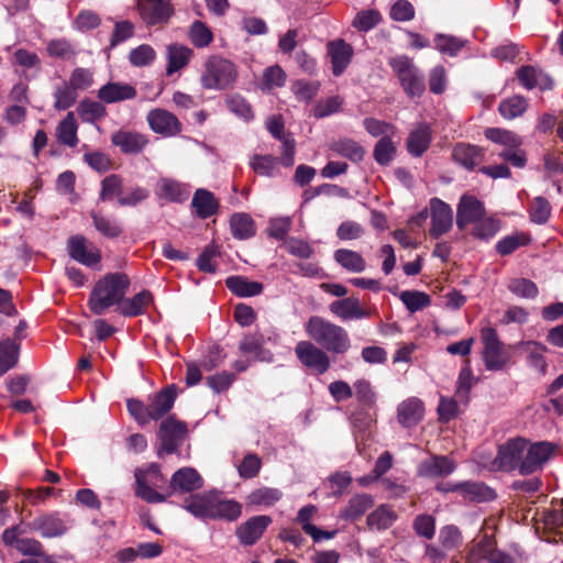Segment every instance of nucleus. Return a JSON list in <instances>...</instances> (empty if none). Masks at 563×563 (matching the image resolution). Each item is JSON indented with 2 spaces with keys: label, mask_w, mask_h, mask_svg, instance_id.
Returning <instances> with one entry per match:
<instances>
[{
  "label": "nucleus",
  "mask_w": 563,
  "mask_h": 563,
  "mask_svg": "<svg viewBox=\"0 0 563 563\" xmlns=\"http://www.w3.org/2000/svg\"><path fill=\"white\" fill-rule=\"evenodd\" d=\"M130 287V278L124 273H108L93 286L88 307L96 316L103 314L109 308L120 306Z\"/></svg>",
  "instance_id": "nucleus-1"
},
{
  "label": "nucleus",
  "mask_w": 563,
  "mask_h": 563,
  "mask_svg": "<svg viewBox=\"0 0 563 563\" xmlns=\"http://www.w3.org/2000/svg\"><path fill=\"white\" fill-rule=\"evenodd\" d=\"M307 334L325 351L343 354L351 346L347 332L342 327L329 320L312 316L305 325Z\"/></svg>",
  "instance_id": "nucleus-2"
},
{
  "label": "nucleus",
  "mask_w": 563,
  "mask_h": 563,
  "mask_svg": "<svg viewBox=\"0 0 563 563\" xmlns=\"http://www.w3.org/2000/svg\"><path fill=\"white\" fill-rule=\"evenodd\" d=\"M177 391L174 385L164 388L150 398V404L145 405L141 400H128V410L140 426H145L151 420H158L164 417L174 406Z\"/></svg>",
  "instance_id": "nucleus-3"
},
{
  "label": "nucleus",
  "mask_w": 563,
  "mask_h": 563,
  "mask_svg": "<svg viewBox=\"0 0 563 563\" xmlns=\"http://www.w3.org/2000/svg\"><path fill=\"white\" fill-rule=\"evenodd\" d=\"M238 79L236 66L219 55L209 56L203 63L200 84L206 90H225L232 88Z\"/></svg>",
  "instance_id": "nucleus-4"
},
{
  "label": "nucleus",
  "mask_w": 563,
  "mask_h": 563,
  "mask_svg": "<svg viewBox=\"0 0 563 563\" xmlns=\"http://www.w3.org/2000/svg\"><path fill=\"white\" fill-rule=\"evenodd\" d=\"M389 66L409 97H420L424 92L426 86L423 77L411 58L405 55L395 56L390 58Z\"/></svg>",
  "instance_id": "nucleus-5"
},
{
  "label": "nucleus",
  "mask_w": 563,
  "mask_h": 563,
  "mask_svg": "<svg viewBox=\"0 0 563 563\" xmlns=\"http://www.w3.org/2000/svg\"><path fill=\"white\" fill-rule=\"evenodd\" d=\"M135 479V495L137 497L151 504L166 501L167 496L155 489L166 482L157 464L153 463L146 468L136 470Z\"/></svg>",
  "instance_id": "nucleus-6"
},
{
  "label": "nucleus",
  "mask_w": 563,
  "mask_h": 563,
  "mask_svg": "<svg viewBox=\"0 0 563 563\" xmlns=\"http://www.w3.org/2000/svg\"><path fill=\"white\" fill-rule=\"evenodd\" d=\"M484 344L483 361L488 371H500L509 362V354L505 351L497 331L493 328L482 330Z\"/></svg>",
  "instance_id": "nucleus-7"
},
{
  "label": "nucleus",
  "mask_w": 563,
  "mask_h": 563,
  "mask_svg": "<svg viewBox=\"0 0 563 563\" xmlns=\"http://www.w3.org/2000/svg\"><path fill=\"white\" fill-rule=\"evenodd\" d=\"M139 14L148 26L166 24L174 14L172 0H137Z\"/></svg>",
  "instance_id": "nucleus-8"
},
{
  "label": "nucleus",
  "mask_w": 563,
  "mask_h": 563,
  "mask_svg": "<svg viewBox=\"0 0 563 563\" xmlns=\"http://www.w3.org/2000/svg\"><path fill=\"white\" fill-rule=\"evenodd\" d=\"M295 353L300 363L321 375L330 368V357L322 349L316 346L310 341H300L295 347Z\"/></svg>",
  "instance_id": "nucleus-9"
},
{
  "label": "nucleus",
  "mask_w": 563,
  "mask_h": 563,
  "mask_svg": "<svg viewBox=\"0 0 563 563\" xmlns=\"http://www.w3.org/2000/svg\"><path fill=\"white\" fill-rule=\"evenodd\" d=\"M525 451H527V439H509L506 443L499 446L496 462L501 470L512 471L518 468L521 473Z\"/></svg>",
  "instance_id": "nucleus-10"
},
{
  "label": "nucleus",
  "mask_w": 563,
  "mask_h": 563,
  "mask_svg": "<svg viewBox=\"0 0 563 563\" xmlns=\"http://www.w3.org/2000/svg\"><path fill=\"white\" fill-rule=\"evenodd\" d=\"M29 526L43 538H59L68 531L70 520L59 512H47L36 517Z\"/></svg>",
  "instance_id": "nucleus-11"
},
{
  "label": "nucleus",
  "mask_w": 563,
  "mask_h": 563,
  "mask_svg": "<svg viewBox=\"0 0 563 563\" xmlns=\"http://www.w3.org/2000/svg\"><path fill=\"white\" fill-rule=\"evenodd\" d=\"M67 250L73 260L88 267H92L101 261L100 249L80 234L68 239Z\"/></svg>",
  "instance_id": "nucleus-12"
},
{
  "label": "nucleus",
  "mask_w": 563,
  "mask_h": 563,
  "mask_svg": "<svg viewBox=\"0 0 563 563\" xmlns=\"http://www.w3.org/2000/svg\"><path fill=\"white\" fill-rule=\"evenodd\" d=\"M187 434V427L173 416L162 421L158 431L162 450L168 454L174 453L183 444Z\"/></svg>",
  "instance_id": "nucleus-13"
},
{
  "label": "nucleus",
  "mask_w": 563,
  "mask_h": 563,
  "mask_svg": "<svg viewBox=\"0 0 563 563\" xmlns=\"http://www.w3.org/2000/svg\"><path fill=\"white\" fill-rule=\"evenodd\" d=\"M554 451V445L547 441L530 443L527 440V451L521 466V474H532L543 467Z\"/></svg>",
  "instance_id": "nucleus-14"
},
{
  "label": "nucleus",
  "mask_w": 563,
  "mask_h": 563,
  "mask_svg": "<svg viewBox=\"0 0 563 563\" xmlns=\"http://www.w3.org/2000/svg\"><path fill=\"white\" fill-rule=\"evenodd\" d=\"M439 490L457 492L464 500L484 503L495 499V492L487 485L478 482H463L454 485H439Z\"/></svg>",
  "instance_id": "nucleus-15"
},
{
  "label": "nucleus",
  "mask_w": 563,
  "mask_h": 563,
  "mask_svg": "<svg viewBox=\"0 0 563 563\" xmlns=\"http://www.w3.org/2000/svg\"><path fill=\"white\" fill-rule=\"evenodd\" d=\"M485 214L486 209L482 201L474 196L464 195L457 205L456 225L460 230H464L478 222Z\"/></svg>",
  "instance_id": "nucleus-16"
},
{
  "label": "nucleus",
  "mask_w": 563,
  "mask_h": 563,
  "mask_svg": "<svg viewBox=\"0 0 563 563\" xmlns=\"http://www.w3.org/2000/svg\"><path fill=\"white\" fill-rule=\"evenodd\" d=\"M151 130L164 136H174L181 131V123L172 112L156 108L146 115Z\"/></svg>",
  "instance_id": "nucleus-17"
},
{
  "label": "nucleus",
  "mask_w": 563,
  "mask_h": 563,
  "mask_svg": "<svg viewBox=\"0 0 563 563\" xmlns=\"http://www.w3.org/2000/svg\"><path fill=\"white\" fill-rule=\"evenodd\" d=\"M431 210V228L430 234L433 238H439L449 232L453 224L452 208L438 198L430 201Z\"/></svg>",
  "instance_id": "nucleus-18"
},
{
  "label": "nucleus",
  "mask_w": 563,
  "mask_h": 563,
  "mask_svg": "<svg viewBox=\"0 0 563 563\" xmlns=\"http://www.w3.org/2000/svg\"><path fill=\"white\" fill-rule=\"evenodd\" d=\"M202 486L203 479L195 468L181 467L173 474L169 482V493L166 496L191 493Z\"/></svg>",
  "instance_id": "nucleus-19"
},
{
  "label": "nucleus",
  "mask_w": 563,
  "mask_h": 563,
  "mask_svg": "<svg viewBox=\"0 0 563 563\" xmlns=\"http://www.w3.org/2000/svg\"><path fill=\"white\" fill-rule=\"evenodd\" d=\"M327 53L331 59L332 74L336 77L341 76L350 65L354 49L352 45L342 38L330 41L327 44Z\"/></svg>",
  "instance_id": "nucleus-20"
},
{
  "label": "nucleus",
  "mask_w": 563,
  "mask_h": 563,
  "mask_svg": "<svg viewBox=\"0 0 563 563\" xmlns=\"http://www.w3.org/2000/svg\"><path fill=\"white\" fill-rule=\"evenodd\" d=\"M456 463L445 455H431L418 466V475L428 478L446 477L454 472Z\"/></svg>",
  "instance_id": "nucleus-21"
},
{
  "label": "nucleus",
  "mask_w": 563,
  "mask_h": 563,
  "mask_svg": "<svg viewBox=\"0 0 563 563\" xmlns=\"http://www.w3.org/2000/svg\"><path fill=\"white\" fill-rule=\"evenodd\" d=\"M272 518L266 515L254 516L236 529V537L243 545H253L261 539Z\"/></svg>",
  "instance_id": "nucleus-22"
},
{
  "label": "nucleus",
  "mask_w": 563,
  "mask_h": 563,
  "mask_svg": "<svg viewBox=\"0 0 563 563\" xmlns=\"http://www.w3.org/2000/svg\"><path fill=\"white\" fill-rule=\"evenodd\" d=\"M111 141L124 154H139L148 144V139L145 134L129 130L117 131L112 134Z\"/></svg>",
  "instance_id": "nucleus-23"
},
{
  "label": "nucleus",
  "mask_w": 563,
  "mask_h": 563,
  "mask_svg": "<svg viewBox=\"0 0 563 563\" xmlns=\"http://www.w3.org/2000/svg\"><path fill=\"white\" fill-rule=\"evenodd\" d=\"M516 76L520 84L528 90L539 88L544 91L553 88V81L550 76L534 66H521L517 69Z\"/></svg>",
  "instance_id": "nucleus-24"
},
{
  "label": "nucleus",
  "mask_w": 563,
  "mask_h": 563,
  "mask_svg": "<svg viewBox=\"0 0 563 563\" xmlns=\"http://www.w3.org/2000/svg\"><path fill=\"white\" fill-rule=\"evenodd\" d=\"M194 51L183 44L172 43L166 46V75L172 76L188 66Z\"/></svg>",
  "instance_id": "nucleus-25"
},
{
  "label": "nucleus",
  "mask_w": 563,
  "mask_h": 563,
  "mask_svg": "<svg viewBox=\"0 0 563 563\" xmlns=\"http://www.w3.org/2000/svg\"><path fill=\"white\" fill-rule=\"evenodd\" d=\"M484 156L485 150L483 147L468 143H457L452 151L454 162L468 170L478 166Z\"/></svg>",
  "instance_id": "nucleus-26"
},
{
  "label": "nucleus",
  "mask_w": 563,
  "mask_h": 563,
  "mask_svg": "<svg viewBox=\"0 0 563 563\" xmlns=\"http://www.w3.org/2000/svg\"><path fill=\"white\" fill-rule=\"evenodd\" d=\"M329 309L331 313L342 320L369 317V312L362 308L360 299L353 296L331 302Z\"/></svg>",
  "instance_id": "nucleus-27"
},
{
  "label": "nucleus",
  "mask_w": 563,
  "mask_h": 563,
  "mask_svg": "<svg viewBox=\"0 0 563 563\" xmlns=\"http://www.w3.org/2000/svg\"><path fill=\"white\" fill-rule=\"evenodd\" d=\"M136 97V89L124 82H108L98 91V98L106 103L131 100Z\"/></svg>",
  "instance_id": "nucleus-28"
},
{
  "label": "nucleus",
  "mask_w": 563,
  "mask_h": 563,
  "mask_svg": "<svg viewBox=\"0 0 563 563\" xmlns=\"http://www.w3.org/2000/svg\"><path fill=\"white\" fill-rule=\"evenodd\" d=\"M153 302V295L148 290H142L132 298L123 297L117 311L123 317H136L145 313L150 305Z\"/></svg>",
  "instance_id": "nucleus-29"
},
{
  "label": "nucleus",
  "mask_w": 563,
  "mask_h": 563,
  "mask_svg": "<svg viewBox=\"0 0 563 563\" xmlns=\"http://www.w3.org/2000/svg\"><path fill=\"white\" fill-rule=\"evenodd\" d=\"M191 207L198 218L207 219L218 213L220 205L211 191L200 188L194 194Z\"/></svg>",
  "instance_id": "nucleus-30"
},
{
  "label": "nucleus",
  "mask_w": 563,
  "mask_h": 563,
  "mask_svg": "<svg viewBox=\"0 0 563 563\" xmlns=\"http://www.w3.org/2000/svg\"><path fill=\"white\" fill-rule=\"evenodd\" d=\"M424 408L420 399L411 397L399 404L397 408L398 422L404 427L417 424L423 417Z\"/></svg>",
  "instance_id": "nucleus-31"
},
{
  "label": "nucleus",
  "mask_w": 563,
  "mask_h": 563,
  "mask_svg": "<svg viewBox=\"0 0 563 563\" xmlns=\"http://www.w3.org/2000/svg\"><path fill=\"white\" fill-rule=\"evenodd\" d=\"M158 199L173 202H181L187 199L189 192L183 184L170 178H161L155 187Z\"/></svg>",
  "instance_id": "nucleus-32"
},
{
  "label": "nucleus",
  "mask_w": 563,
  "mask_h": 563,
  "mask_svg": "<svg viewBox=\"0 0 563 563\" xmlns=\"http://www.w3.org/2000/svg\"><path fill=\"white\" fill-rule=\"evenodd\" d=\"M396 511L389 505H379L366 518L367 527L371 530L383 531L390 528L397 520Z\"/></svg>",
  "instance_id": "nucleus-33"
},
{
  "label": "nucleus",
  "mask_w": 563,
  "mask_h": 563,
  "mask_svg": "<svg viewBox=\"0 0 563 563\" xmlns=\"http://www.w3.org/2000/svg\"><path fill=\"white\" fill-rule=\"evenodd\" d=\"M519 346L527 355L529 365L538 369L541 374H545L548 364L544 358V353L548 351V347L537 341H525L521 342Z\"/></svg>",
  "instance_id": "nucleus-34"
},
{
  "label": "nucleus",
  "mask_w": 563,
  "mask_h": 563,
  "mask_svg": "<svg viewBox=\"0 0 563 563\" xmlns=\"http://www.w3.org/2000/svg\"><path fill=\"white\" fill-rule=\"evenodd\" d=\"M239 350L242 354L252 356L254 361H266L269 354L264 349V338L261 333H249L240 341Z\"/></svg>",
  "instance_id": "nucleus-35"
},
{
  "label": "nucleus",
  "mask_w": 563,
  "mask_h": 563,
  "mask_svg": "<svg viewBox=\"0 0 563 563\" xmlns=\"http://www.w3.org/2000/svg\"><path fill=\"white\" fill-rule=\"evenodd\" d=\"M374 505V499L368 494H356L340 511V518L344 520H355L362 517L367 509Z\"/></svg>",
  "instance_id": "nucleus-36"
},
{
  "label": "nucleus",
  "mask_w": 563,
  "mask_h": 563,
  "mask_svg": "<svg viewBox=\"0 0 563 563\" xmlns=\"http://www.w3.org/2000/svg\"><path fill=\"white\" fill-rule=\"evenodd\" d=\"M214 494H200L185 500L184 508L199 519H211Z\"/></svg>",
  "instance_id": "nucleus-37"
},
{
  "label": "nucleus",
  "mask_w": 563,
  "mask_h": 563,
  "mask_svg": "<svg viewBox=\"0 0 563 563\" xmlns=\"http://www.w3.org/2000/svg\"><path fill=\"white\" fill-rule=\"evenodd\" d=\"M212 506L211 519L234 521L242 514V506L240 503L232 499H221L218 495H213Z\"/></svg>",
  "instance_id": "nucleus-38"
},
{
  "label": "nucleus",
  "mask_w": 563,
  "mask_h": 563,
  "mask_svg": "<svg viewBox=\"0 0 563 563\" xmlns=\"http://www.w3.org/2000/svg\"><path fill=\"white\" fill-rule=\"evenodd\" d=\"M78 124L74 112H68L56 126V139L58 143L75 147L79 140L77 136Z\"/></svg>",
  "instance_id": "nucleus-39"
},
{
  "label": "nucleus",
  "mask_w": 563,
  "mask_h": 563,
  "mask_svg": "<svg viewBox=\"0 0 563 563\" xmlns=\"http://www.w3.org/2000/svg\"><path fill=\"white\" fill-rule=\"evenodd\" d=\"M227 288L239 297H252L263 291V285L258 282L250 280L244 276H231L225 280Z\"/></svg>",
  "instance_id": "nucleus-40"
},
{
  "label": "nucleus",
  "mask_w": 563,
  "mask_h": 563,
  "mask_svg": "<svg viewBox=\"0 0 563 563\" xmlns=\"http://www.w3.org/2000/svg\"><path fill=\"white\" fill-rule=\"evenodd\" d=\"M431 142V131L426 124L419 125L408 136L407 148L413 156H421Z\"/></svg>",
  "instance_id": "nucleus-41"
},
{
  "label": "nucleus",
  "mask_w": 563,
  "mask_h": 563,
  "mask_svg": "<svg viewBox=\"0 0 563 563\" xmlns=\"http://www.w3.org/2000/svg\"><path fill=\"white\" fill-rule=\"evenodd\" d=\"M230 228L233 238L247 240L255 235L256 227L247 213H234L230 219Z\"/></svg>",
  "instance_id": "nucleus-42"
},
{
  "label": "nucleus",
  "mask_w": 563,
  "mask_h": 563,
  "mask_svg": "<svg viewBox=\"0 0 563 563\" xmlns=\"http://www.w3.org/2000/svg\"><path fill=\"white\" fill-rule=\"evenodd\" d=\"M95 229L108 239H117L123 233L121 223L110 217L92 211L90 213Z\"/></svg>",
  "instance_id": "nucleus-43"
},
{
  "label": "nucleus",
  "mask_w": 563,
  "mask_h": 563,
  "mask_svg": "<svg viewBox=\"0 0 563 563\" xmlns=\"http://www.w3.org/2000/svg\"><path fill=\"white\" fill-rule=\"evenodd\" d=\"M279 159L273 155L254 154L250 159L252 170L264 177H275L279 174Z\"/></svg>",
  "instance_id": "nucleus-44"
},
{
  "label": "nucleus",
  "mask_w": 563,
  "mask_h": 563,
  "mask_svg": "<svg viewBox=\"0 0 563 563\" xmlns=\"http://www.w3.org/2000/svg\"><path fill=\"white\" fill-rule=\"evenodd\" d=\"M528 109V99L520 95L511 96L504 99L499 106L498 111L506 120H514L521 117Z\"/></svg>",
  "instance_id": "nucleus-45"
},
{
  "label": "nucleus",
  "mask_w": 563,
  "mask_h": 563,
  "mask_svg": "<svg viewBox=\"0 0 563 563\" xmlns=\"http://www.w3.org/2000/svg\"><path fill=\"white\" fill-rule=\"evenodd\" d=\"M335 262L349 272L361 273L365 269V260L355 251L339 249L334 252Z\"/></svg>",
  "instance_id": "nucleus-46"
},
{
  "label": "nucleus",
  "mask_w": 563,
  "mask_h": 563,
  "mask_svg": "<svg viewBox=\"0 0 563 563\" xmlns=\"http://www.w3.org/2000/svg\"><path fill=\"white\" fill-rule=\"evenodd\" d=\"M331 150L338 155L349 158L352 162L362 161L365 154L363 146L352 139H341L334 142Z\"/></svg>",
  "instance_id": "nucleus-47"
},
{
  "label": "nucleus",
  "mask_w": 563,
  "mask_h": 563,
  "mask_svg": "<svg viewBox=\"0 0 563 563\" xmlns=\"http://www.w3.org/2000/svg\"><path fill=\"white\" fill-rule=\"evenodd\" d=\"M54 108L64 111L73 107L78 99V91L67 81L57 86L54 90Z\"/></svg>",
  "instance_id": "nucleus-48"
},
{
  "label": "nucleus",
  "mask_w": 563,
  "mask_h": 563,
  "mask_svg": "<svg viewBox=\"0 0 563 563\" xmlns=\"http://www.w3.org/2000/svg\"><path fill=\"white\" fill-rule=\"evenodd\" d=\"M353 395L356 401L364 408L372 409L376 404V393L369 380L360 378L353 384Z\"/></svg>",
  "instance_id": "nucleus-49"
},
{
  "label": "nucleus",
  "mask_w": 563,
  "mask_h": 563,
  "mask_svg": "<svg viewBox=\"0 0 563 563\" xmlns=\"http://www.w3.org/2000/svg\"><path fill=\"white\" fill-rule=\"evenodd\" d=\"M123 179L117 174H111L104 177L101 181L100 200L111 201L117 198L119 202L120 197L123 195Z\"/></svg>",
  "instance_id": "nucleus-50"
},
{
  "label": "nucleus",
  "mask_w": 563,
  "mask_h": 563,
  "mask_svg": "<svg viewBox=\"0 0 563 563\" xmlns=\"http://www.w3.org/2000/svg\"><path fill=\"white\" fill-rule=\"evenodd\" d=\"M19 350V344L11 340L0 342V376L16 365Z\"/></svg>",
  "instance_id": "nucleus-51"
},
{
  "label": "nucleus",
  "mask_w": 563,
  "mask_h": 563,
  "mask_svg": "<svg viewBox=\"0 0 563 563\" xmlns=\"http://www.w3.org/2000/svg\"><path fill=\"white\" fill-rule=\"evenodd\" d=\"M46 52L49 57L63 60H70L77 54L75 46L66 38L51 40L47 43Z\"/></svg>",
  "instance_id": "nucleus-52"
},
{
  "label": "nucleus",
  "mask_w": 563,
  "mask_h": 563,
  "mask_svg": "<svg viewBox=\"0 0 563 563\" xmlns=\"http://www.w3.org/2000/svg\"><path fill=\"white\" fill-rule=\"evenodd\" d=\"M399 298L411 313L422 310L431 303L430 296L418 290H405L400 294Z\"/></svg>",
  "instance_id": "nucleus-53"
},
{
  "label": "nucleus",
  "mask_w": 563,
  "mask_h": 563,
  "mask_svg": "<svg viewBox=\"0 0 563 563\" xmlns=\"http://www.w3.org/2000/svg\"><path fill=\"white\" fill-rule=\"evenodd\" d=\"M500 222L495 217L486 214L473 224L472 235L479 240H489L499 231Z\"/></svg>",
  "instance_id": "nucleus-54"
},
{
  "label": "nucleus",
  "mask_w": 563,
  "mask_h": 563,
  "mask_svg": "<svg viewBox=\"0 0 563 563\" xmlns=\"http://www.w3.org/2000/svg\"><path fill=\"white\" fill-rule=\"evenodd\" d=\"M188 36L194 46L198 48L207 47L213 40L211 30L201 21H195L190 25Z\"/></svg>",
  "instance_id": "nucleus-55"
},
{
  "label": "nucleus",
  "mask_w": 563,
  "mask_h": 563,
  "mask_svg": "<svg viewBox=\"0 0 563 563\" xmlns=\"http://www.w3.org/2000/svg\"><path fill=\"white\" fill-rule=\"evenodd\" d=\"M320 86V82L317 80L308 81L299 79L292 82L291 91L296 96L297 100L309 102L318 95Z\"/></svg>",
  "instance_id": "nucleus-56"
},
{
  "label": "nucleus",
  "mask_w": 563,
  "mask_h": 563,
  "mask_svg": "<svg viewBox=\"0 0 563 563\" xmlns=\"http://www.w3.org/2000/svg\"><path fill=\"white\" fill-rule=\"evenodd\" d=\"M343 104V99L340 96H331L325 99H320L312 109V115L316 119H322L334 113H338Z\"/></svg>",
  "instance_id": "nucleus-57"
},
{
  "label": "nucleus",
  "mask_w": 563,
  "mask_h": 563,
  "mask_svg": "<svg viewBox=\"0 0 563 563\" xmlns=\"http://www.w3.org/2000/svg\"><path fill=\"white\" fill-rule=\"evenodd\" d=\"M286 82V73L279 65L267 67L262 76V90H272L283 87Z\"/></svg>",
  "instance_id": "nucleus-58"
},
{
  "label": "nucleus",
  "mask_w": 563,
  "mask_h": 563,
  "mask_svg": "<svg viewBox=\"0 0 563 563\" xmlns=\"http://www.w3.org/2000/svg\"><path fill=\"white\" fill-rule=\"evenodd\" d=\"M530 242L526 233H516L503 238L496 244V251L501 256H506L515 252L520 246L527 245Z\"/></svg>",
  "instance_id": "nucleus-59"
},
{
  "label": "nucleus",
  "mask_w": 563,
  "mask_h": 563,
  "mask_svg": "<svg viewBox=\"0 0 563 563\" xmlns=\"http://www.w3.org/2000/svg\"><path fill=\"white\" fill-rule=\"evenodd\" d=\"M396 145L391 141V136L382 137L375 145L373 156L374 159L383 166L388 165L395 157Z\"/></svg>",
  "instance_id": "nucleus-60"
},
{
  "label": "nucleus",
  "mask_w": 563,
  "mask_h": 563,
  "mask_svg": "<svg viewBox=\"0 0 563 563\" xmlns=\"http://www.w3.org/2000/svg\"><path fill=\"white\" fill-rule=\"evenodd\" d=\"M551 205L543 197H537L532 200L529 208V218L536 224H544L551 216Z\"/></svg>",
  "instance_id": "nucleus-61"
},
{
  "label": "nucleus",
  "mask_w": 563,
  "mask_h": 563,
  "mask_svg": "<svg viewBox=\"0 0 563 563\" xmlns=\"http://www.w3.org/2000/svg\"><path fill=\"white\" fill-rule=\"evenodd\" d=\"M438 540L440 547L445 551H452L462 545V534L455 526L441 528Z\"/></svg>",
  "instance_id": "nucleus-62"
},
{
  "label": "nucleus",
  "mask_w": 563,
  "mask_h": 563,
  "mask_svg": "<svg viewBox=\"0 0 563 563\" xmlns=\"http://www.w3.org/2000/svg\"><path fill=\"white\" fill-rule=\"evenodd\" d=\"M156 58L154 48L148 44H142L133 48L129 54L130 63L135 67H144L151 65Z\"/></svg>",
  "instance_id": "nucleus-63"
},
{
  "label": "nucleus",
  "mask_w": 563,
  "mask_h": 563,
  "mask_svg": "<svg viewBox=\"0 0 563 563\" xmlns=\"http://www.w3.org/2000/svg\"><path fill=\"white\" fill-rule=\"evenodd\" d=\"M67 82L77 91L87 90L93 84V70L90 68L76 67L70 73Z\"/></svg>",
  "instance_id": "nucleus-64"
}]
</instances>
